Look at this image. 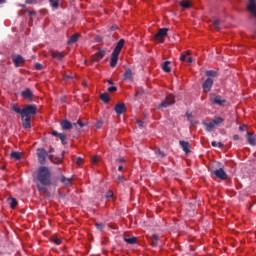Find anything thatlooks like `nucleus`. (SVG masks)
<instances>
[{"mask_svg":"<svg viewBox=\"0 0 256 256\" xmlns=\"http://www.w3.org/2000/svg\"><path fill=\"white\" fill-rule=\"evenodd\" d=\"M35 183L39 193H44V195L49 197L50 193L47 187H51V185H53V178L49 167L40 166L38 168Z\"/></svg>","mask_w":256,"mask_h":256,"instance_id":"1","label":"nucleus"},{"mask_svg":"<svg viewBox=\"0 0 256 256\" xmlns=\"http://www.w3.org/2000/svg\"><path fill=\"white\" fill-rule=\"evenodd\" d=\"M31 115H37V106L35 105H26L22 109V126L24 129H31Z\"/></svg>","mask_w":256,"mask_h":256,"instance_id":"2","label":"nucleus"},{"mask_svg":"<svg viewBox=\"0 0 256 256\" xmlns=\"http://www.w3.org/2000/svg\"><path fill=\"white\" fill-rule=\"evenodd\" d=\"M124 45L125 40L120 39L111 54L110 67H117V61H119V54L121 53V49H123Z\"/></svg>","mask_w":256,"mask_h":256,"instance_id":"3","label":"nucleus"},{"mask_svg":"<svg viewBox=\"0 0 256 256\" xmlns=\"http://www.w3.org/2000/svg\"><path fill=\"white\" fill-rule=\"evenodd\" d=\"M36 155L38 157V162L40 163V165H45V161L47 159V157L52 161V163H55V161H53V155L49 154L45 148H38L36 150Z\"/></svg>","mask_w":256,"mask_h":256,"instance_id":"4","label":"nucleus"},{"mask_svg":"<svg viewBox=\"0 0 256 256\" xmlns=\"http://www.w3.org/2000/svg\"><path fill=\"white\" fill-rule=\"evenodd\" d=\"M171 105H175V96L173 94L166 96V98L157 106V109H167V107H171Z\"/></svg>","mask_w":256,"mask_h":256,"instance_id":"5","label":"nucleus"},{"mask_svg":"<svg viewBox=\"0 0 256 256\" xmlns=\"http://www.w3.org/2000/svg\"><path fill=\"white\" fill-rule=\"evenodd\" d=\"M168 31H169L168 28H160L158 30V33H156L154 36L155 41H159V43H163V41H165V37H167Z\"/></svg>","mask_w":256,"mask_h":256,"instance_id":"6","label":"nucleus"},{"mask_svg":"<svg viewBox=\"0 0 256 256\" xmlns=\"http://www.w3.org/2000/svg\"><path fill=\"white\" fill-rule=\"evenodd\" d=\"M210 173L214 175L216 179H220L221 181H225V179H227V172H225L223 168L211 170Z\"/></svg>","mask_w":256,"mask_h":256,"instance_id":"7","label":"nucleus"},{"mask_svg":"<svg viewBox=\"0 0 256 256\" xmlns=\"http://www.w3.org/2000/svg\"><path fill=\"white\" fill-rule=\"evenodd\" d=\"M225 103H227V100H225L219 95H214L212 98V105H219V107H223Z\"/></svg>","mask_w":256,"mask_h":256,"instance_id":"8","label":"nucleus"},{"mask_svg":"<svg viewBox=\"0 0 256 256\" xmlns=\"http://www.w3.org/2000/svg\"><path fill=\"white\" fill-rule=\"evenodd\" d=\"M212 87H213V80L211 78H207L205 82L202 84L204 93H209Z\"/></svg>","mask_w":256,"mask_h":256,"instance_id":"9","label":"nucleus"},{"mask_svg":"<svg viewBox=\"0 0 256 256\" xmlns=\"http://www.w3.org/2000/svg\"><path fill=\"white\" fill-rule=\"evenodd\" d=\"M21 97L28 99L30 103H33V91L29 88L21 92Z\"/></svg>","mask_w":256,"mask_h":256,"instance_id":"10","label":"nucleus"},{"mask_svg":"<svg viewBox=\"0 0 256 256\" xmlns=\"http://www.w3.org/2000/svg\"><path fill=\"white\" fill-rule=\"evenodd\" d=\"M114 111L117 115H123V113L127 111V107L125 106V103H118L115 105Z\"/></svg>","mask_w":256,"mask_h":256,"instance_id":"11","label":"nucleus"},{"mask_svg":"<svg viewBox=\"0 0 256 256\" xmlns=\"http://www.w3.org/2000/svg\"><path fill=\"white\" fill-rule=\"evenodd\" d=\"M52 136L53 137H59L62 145H67V135L63 133L57 132V130L52 131Z\"/></svg>","mask_w":256,"mask_h":256,"instance_id":"12","label":"nucleus"},{"mask_svg":"<svg viewBox=\"0 0 256 256\" xmlns=\"http://www.w3.org/2000/svg\"><path fill=\"white\" fill-rule=\"evenodd\" d=\"M13 63L15 67H21L25 63V58L21 55H17L16 57L13 58Z\"/></svg>","mask_w":256,"mask_h":256,"instance_id":"13","label":"nucleus"},{"mask_svg":"<svg viewBox=\"0 0 256 256\" xmlns=\"http://www.w3.org/2000/svg\"><path fill=\"white\" fill-rule=\"evenodd\" d=\"M179 143H180V146L183 149L184 153H186V155H189V153H191V150L189 149V147H191L189 145V142L181 140Z\"/></svg>","mask_w":256,"mask_h":256,"instance_id":"14","label":"nucleus"},{"mask_svg":"<svg viewBox=\"0 0 256 256\" xmlns=\"http://www.w3.org/2000/svg\"><path fill=\"white\" fill-rule=\"evenodd\" d=\"M247 141H248L249 145H251L252 147H255L256 146L255 134H253L251 132H247Z\"/></svg>","mask_w":256,"mask_h":256,"instance_id":"15","label":"nucleus"},{"mask_svg":"<svg viewBox=\"0 0 256 256\" xmlns=\"http://www.w3.org/2000/svg\"><path fill=\"white\" fill-rule=\"evenodd\" d=\"M51 57H53L54 59H57L58 61H63V58L65 57V55H63V52H59V51H51Z\"/></svg>","mask_w":256,"mask_h":256,"instance_id":"16","label":"nucleus"},{"mask_svg":"<svg viewBox=\"0 0 256 256\" xmlns=\"http://www.w3.org/2000/svg\"><path fill=\"white\" fill-rule=\"evenodd\" d=\"M61 127L64 131H69V129H73V124L68 120H63L61 122Z\"/></svg>","mask_w":256,"mask_h":256,"instance_id":"17","label":"nucleus"},{"mask_svg":"<svg viewBox=\"0 0 256 256\" xmlns=\"http://www.w3.org/2000/svg\"><path fill=\"white\" fill-rule=\"evenodd\" d=\"M123 77L126 81H132L133 80V71H131V68H127L125 70V73H124Z\"/></svg>","mask_w":256,"mask_h":256,"instance_id":"18","label":"nucleus"},{"mask_svg":"<svg viewBox=\"0 0 256 256\" xmlns=\"http://www.w3.org/2000/svg\"><path fill=\"white\" fill-rule=\"evenodd\" d=\"M105 57V51L104 50H99L98 52L95 53L93 57V61H101Z\"/></svg>","mask_w":256,"mask_h":256,"instance_id":"19","label":"nucleus"},{"mask_svg":"<svg viewBox=\"0 0 256 256\" xmlns=\"http://www.w3.org/2000/svg\"><path fill=\"white\" fill-rule=\"evenodd\" d=\"M124 241H125V243H128V245H135V243H137V237H135V236H132V237L125 236Z\"/></svg>","mask_w":256,"mask_h":256,"instance_id":"20","label":"nucleus"},{"mask_svg":"<svg viewBox=\"0 0 256 256\" xmlns=\"http://www.w3.org/2000/svg\"><path fill=\"white\" fill-rule=\"evenodd\" d=\"M61 183H63L66 187H70V185H73V180L71 178H67L65 176H62L60 179Z\"/></svg>","mask_w":256,"mask_h":256,"instance_id":"21","label":"nucleus"},{"mask_svg":"<svg viewBox=\"0 0 256 256\" xmlns=\"http://www.w3.org/2000/svg\"><path fill=\"white\" fill-rule=\"evenodd\" d=\"M157 241H159V236L157 234H153L150 237V244L152 247H157Z\"/></svg>","mask_w":256,"mask_h":256,"instance_id":"22","label":"nucleus"},{"mask_svg":"<svg viewBox=\"0 0 256 256\" xmlns=\"http://www.w3.org/2000/svg\"><path fill=\"white\" fill-rule=\"evenodd\" d=\"M204 127H205L206 131L211 132V131H213V129H215V124L213 123V121H211L209 123L204 122Z\"/></svg>","mask_w":256,"mask_h":256,"instance_id":"23","label":"nucleus"},{"mask_svg":"<svg viewBox=\"0 0 256 256\" xmlns=\"http://www.w3.org/2000/svg\"><path fill=\"white\" fill-rule=\"evenodd\" d=\"M79 41V34H74L68 40V45H73V43H77Z\"/></svg>","mask_w":256,"mask_h":256,"instance_id":"24","label":"nucleus"},{"mask_svg":"<svg viewBox=\"0 0 256 256\" xmlns=\"http://www.w3.org/2000/svg\"><path fill=\"white\" fill-rule=\"evenodd\" d=\"M171 62L169 61H165L162 65V69L163 71H165V73H171V67H169Z\"/></svg>","mask_w":256,"mask_h":256,"instance_id":"25","label":"nucleus"},{"mask_svg":"<svg viewBox=\"0 0 256 256\" xmlns=\"http://www.w3.org/2000/svg\"><path fill=\"white\" fill-rule=\"evenodd\" d=\"M100 99L101 101H103V103H109L110 98H109V94L107 92H104L100 95Z\"/></svg>","mask_w":256,"mask_h":256,"instance_id":"26","label":"nucleus"},{"mask_svg":"<svg viewBox=\"0 0 256 256\" xmlns=\"http://www.w3.org/2000/svg\"><path fill=\"white\" fill-rule=\"evenodd\" d=\"M12 110L14 111V113H18V115H23V109L19 108L17 104L12 105Z\"/></svg>","mask_w":256,"mask_h":256,"instance_id":"27","label":"nucleus"},{"mask_svg":"<svg viewBox=\"0 0 256 256\" xmlns=\"http://www.w3.org/2000/svg\"><path fill=\"white\" fill-rule=\"evenodd\" d=\"M225 121V119H223L222 117H215L212 120V123H214V126L217 127L218 125H220L221 123H223Z\"/></svg>","mask_w":256,"mask_h":256,"instance_id":"28","label":"nucleus"},{"mask_svg":"<svg viewBox=\"0 0 256 256\" xmlns=\"http://www.w3.org/2000/svg\"><path fill=\"white\" fill-rule=\"evenodd\" d=\"M11 159H15L16 161H19L21 159V153L17 151H12L10 154Z\"/></svg>","mask_w":256,"mask_h":256,"instance_id":"29","label":"nucleus"},{"mask_svg":"<svg viewBox=\"0 0 256 256\" xmlns=\"http://www.w3.org/2000/svg\"><path fill=\"white\" fill-rule=\"evenodd\" d=\"M205 75L206 77H218L219 73L215 70H208Z\"/></svg>","mask_w":256,"mask_h":256,"instance_id":"30","label":"nucleus"},{"mask_svg":"<svg viewBox=\"0 0 256 256\" xmlns=\"http://www.w3.org/2000/svg\"><path fill=\"white\" fill-rule=\"evenodd\" d=\"M212 24L217 29V31H221V27H219V25H221V20L215 19V20L212 21Z\"/></svg>","mask_w":256,"mask_h":256,"instance_id":"31","label":"nucleus"},{"mask_svg":"<svg viewBox=\"0 0 256 256\" xmlns=\"http://www.w3.org/2000/svg\"><path fill=\"white\" fill-rule=\"evenodd\" d=\"M9 205H10L11 209H15L17 207V199L10 198L9 199Z\"/></svg>","mask_w":256,"mask_h":256,"instance_id":"32","label":"nucleus"},{"mask_svg":"<svg viewBox=\"0 0 256 256\" xmlns=\"http://www.w3.org/2000/svg\"><path fill=\"white\" fill-rule=\"evenodd\" d=\"M191 56V52L187 51L186 53H182L180 56V61H187V57Z\"/></svg>","mask_w":256,"mask_h":256,"instance_id":"33","label":"nucleus"},{"mask_svg":"<svg viewBox=\"0 0 256 256\" xmlns=\"http://www.w3.org/2000/svg\"><path fill=\"white\" fill-rule=\"evenodd\" d=\"M95 227L98 231H103L105 229V224L96 222Z\"/></svg>","mask_w":256,"mask_h":256,"instance_id":"34","label":"nucleus"},{"mask_svg":"<svg viewBox=\"0 0 256 256\" xmlns=\"http://www.w3.org/2000/svg\"><path fill=\"white\" fill-rule=\"evenodd\" d=\"M49 3H51V6L54 7V9L59 8V0H49Z\"/></svg>","mask_w":256,"mask_h":256,"instance_id":"35","label":"nucleus"},{"mask_svg":"<svg viewBox=\"0 0 256 256\" xmlns=\"http://www.w3.org/2000/svg\"><path fill=\"white\" fill-rule=\"evenodd\" d=\"M180 7H183L184 9H189V7H191V4L188 1H182L180 2Z\"/></svg>","mask_w":256,"mask_h":256,"instance_id":"36","label":"nucleus"},{"mask_svg":"<svg viewBox=\"0 0 256 256\" xmlns=\"http://www.w3.org/2000/svg\"><path fill=\"white\" fill-rule=\"evenodd\" d=\"M43 0H26V3L28 5H37V3L41 2Z\"/></svg>","mask_w":256,"mask_h":256,"instance_id":"37","label":"nucleus"},{"mask_svg":"<svg viewBox=\"0 0 256 256\" xmlns=\"http://www.w3.org/2000/svg\"><path fill=\"white\" fill-rule=\"evenodd\" d=\"M156 155H159L161 157V159H163V157H165V152L161 151V149H157L155 151Z\"/></svg>","mask_w":256,"mask_h":256,"instance_id":"38","label":"nucleus"},{"mask_svg":"<svg viewBox=\"0 0 256 256\" xmlns=\"http://www.w3.org/2000/svg\"><path fill=\"white\" fill-rule=\"evenodd\" d=\"M125 181H126L125 176L119 175L117 177V183H125Z\"/></svg>","mask_w":256,"mask_h":256,"instance_id":"39","label":"nucleus"},{"mask_svg":"<svg viewBox=\"0 0 256 256\" xmlns=\"http://www.w3.org/2000/svg\"><path fill=\"white\" fill-rule=\"evenodd\" d=\"M73 125H74V127H77V125H79V127L81 129V128L85 127L87 124H85V123H83L81 121H78L77 123H74Z\"/></svg>","mask_w":256,"mask_h":256,"instance_id":"40","label":"nucleus"},{"mask_svg":"<svg viewBox=\"0 0 256 256\" xmlns=\"http://www.w3.org/2000/svg\"><path fill=\"white\" fill-rule=\"evenodd\" d=\"M35 69H36L37 71H41V70H43V65H42L41 63H36V64H35Z\"/></svg>","mask_w":256,"mask_h":256,"instance_id":"41","label":"nucleus"},{"mask_svg":"<svg viewBox=\"0 0 256 256\" xmlns=\"http://www.w3.org/2000/svg\"><path fill=\"white\" fill-rule=\"evenodd\" d=\"M95 127H96V129H101V127H103V121H98V122L95 124Z\"/></svg>","mask_w":256,"mask_h":256,"instance_id":"42","label":"nucleus"},{"mask_svg":"<svg viewBox=\"0 0 256 256\" xmlns=\"http://www.w3.org/2000/svg\"><path fill=\"white\" fill-rule=\"evenodd\" d=\"M108 91L110 93H114V91H117V87L116 86H110V87H108Z\"/></svg>","mask_w":256,"mask_h":256,"instance_id":"43","label":"nucleus"},{"mask_svg":"<svg viewBox=\"0 0 256 256\" xmlns=\"http://www.w3.org/2000/svg\"><path fill=\"white\" fill-rule=\"evenodd\" d=\"M76 163H77V165H83V158L77 157L76 158Z\"/></svg>","mask_w":256,"mask_h":256,"instance_id":"44","label":"nucleus"},{"mask_svg":"<svg viewBox=\"0 0 256 256\" xmlns=\"http://www.w3.org/2000/svg\"><path fill=\"white\" fill-rule=\"evenodd\" d=\"M136 124L138 125V127H140V129L141 128H143V124H144V122L143 121H141V120H137L136 121Z\"/></svg>","mask_w":256,"mask_h":256,"instance_id":"45","label":"nucleus"},{"mask_svg":"<svg viewBox=\"0 0 256 256\" xmlns=\"http://www.w3.org/2000/svg\"><path fill=\"white\" fill-rule=\"evenodd\" d=\"M233 140H234V141H240V140H241V136H239L238 134H235V135L233 136Z\"/></svg>","mask_w":256,"mask_h":256,"instance_id":"46","label":"nucleus"},{"mask_svg":"<svg viewBox=\"0 0 256 256\" xmlns=\"http://www.w3.org/2000/svg\"><path fill=\"white\" fill-rule=\"evenodd\" d=\"M110 197H113V191H108V192L106 193V198H107V199H110Z\"/></svg>","mask_w":256,"mask_h":256,"instance_id":"47","label":"nucleus"},{"mask_svg":"<svg viewBox=\"0 0 256 256\" xmlns=\"http://www.w3.org/2000/svg\"><path fill=\"white\" fill-rule=\"evenodd\" d=\"M116 163H125V158L120 157L116 160Z\"/></svg>","mask_w":256,"mask_h":256,"instance_id":"48","label":"nucleus"},{"mask_svg":"<svg viewBox=\"0 0 256 256\" xmlns=\"http://www.w3.org/2000/svg\"><path fill=\"white\" fill-rule=\"evenodd\" d=\"M55 245H61V239L55 238L54 240Z\"/></svg>","mask_w":256,"mask_h":256,"instance_id":"49","label":"nucleus"},{"mask_svg":"<svg viewBox=\"0 0 256 256\" xmlns=\"http://www.w3.org/2000/svg\"><path fill=\"white\" fill-rule=\"evenodd\" d=\"M97 161H99V157L94 156V157L92 158V163L95 165V163H97Z\"/></svg>","mask_w":256,"mask_h":256,"instance_id":"50","label":"nucleus"},{"mask_svg":"<svg viewBox=\"0 0 256 256\" xmlns=\"http://www.w3.org/2000/svg\"><path fill=\"white\" fill-rule=\"evenodd\" d=\"M186 61L188 63H193V58L191 56H189L188 58H186Z\"/></svg>","mask_w":256,"mask_h":256,"instance_id":"51","label":"nucleus"},{"mask_svg":"<svg viewBox=\"0 0 256 256\" xmlns=\"http://www.w3.org/2000/svg\"><path fill=\"white\" fill-rule=\"evenodd\" d=\"M217 147H219L220 149H223V147H225V145L222 142H218Z\"/></svg>","mask_w":256,"mask_h":256,"instance_id":"52","label":"nucleus"},{"mask_svg":"<svg viewBox=\"0 0 256 256\" xmlns=\"http://www.w3.org/2000/svg\"><path fill=\"white\" fill-rule=\"evenodd\" d=\"M245 127H247V126H245V125L240 126L239 131H245Z\"/></svg>","mask_w":256,"mask_h":256,"instance_id":"53","label":"nucleus"},{"mask_svg":"<svg viewBox=\"0 0 256 256\" xmlns=\"http://www.w3.org/2000/svg\"><path fill=\"white\" fill-rule=\"evenodd\" d=\"M211 145H212V147H217L218 144L216 141H212Z\"/></svg>","mask_w":256,"mask_h":256,"instance_id":"54","label":"nucleus"},{"mask_svg":"<svg viewBox=\"0 0 256 256\" xmlns=\"http://www.w3.org/2000/svg\"><path fill=\"white\" fill-rule=\"evenodd\" d=\"M117 29V26L110 27V31H115Z\"/></svg>","mask_w":256,"mask_h":256,"instance_id":"55","label":"nucleus"},{"mask_svg":"<svg viewBox=\"0 0 256 256\" xmlns=\"http://www.w3.org/2000/svg\"><path fill=\"white\" fill-rule=\"evenodd\" d=\"M186 116H187L188 119H191L192 114H189V112H187V113H186Z\"/></svg>","mask_w":256,"mask_h":256,"instance_id":"56","label":"nucleus"},{"mask_svg":"<svg viewBox=\"0 0 256 256\" xmlns=\"http://www.w3.org/2000/svg\"><path fill=\"white\" fill-rule=\"evenodd\" d=\"M49 153H55V148H50Z\"/></svg>","mask_w":256,"mask_h":256,"instance_id":"57","label":"nucleus"},{"mask_svg":"<svg viewBox=\"0 0 256 256\" xmlns=\"http://www.w3.org/2000/svg\"><path fill=\"white\" fill-rule=\"evenodd\" d=\"M108 83H109V85H113L114 82H113V80L109 79Z\"/></svg>","mask_w":256,"mask_h":256,"instance_id":"58","label":"nucleus"},{"mask_svg":"<svg viewBox=\"0 0 256 256\" xmlns=\"http://www.w3.org/2000/svg\"><path fill=\"white\" fill-rule=\"evenodd\" d=\"M118 171H123V166L120 165V166L118 167Z\"/></svg>","mask_w":256,"mask_h":256,"instance_id":"59","label":"nucleus"},{"mask_svg":"<svg viewBox=\"0 0 256 256\" xmlns=\"http://www.w3.org/2000/svg\"><path fill=\"white\" fill-rule=\"evenodd\" d=\"M56 163H63V159H58V162Z\"/></svg>","mask_w":256,"mask_h":256,"instance_id":"60","label":"nucleus"},{"mask_svg":"<svg viewBox=\"0 0 256 256\" xmlns=\"http://www.w3.org/2000/svg\"><path fill=\"white\" fill-rule=\"evenodd\" d=\"M7 0H0V3H5Z\"/></svg>","mask_w":256,"mask_h":256,"instance_id":"61","label":"nucleus"},{"mask_svg":"<svg viewBox=\"0 0 256 256\" xmlns=\"http://www.w3.org/2000/svg\"><path fill=\"white\" fill-rule=\"evenodd\" d=\"M29 15H35V12H29Z\"/></svg>","mask_w":256,"mask_h":256,"instance_id":"62","label":"nucleus"},{"mask_svg":"<svg viewBox=\"0 0 256 256\" xmlns=\"http://www.w3.org/2000/svg\"><path fill=\"white\" fill-rule=\"evenodd\" d=\"M66 79H71V76H67Z\"/></svg>","mask_w":256,"mask_h":256,"instance_id":"63","label":"nucleus"},{"mask_svg":"<svg viewBox=\"0 0 256 256\" xmlns=\"http://www.w3.org/2000/svg\"><path fill=\"white\" fill-rule=\"evenodd\" d=\"M136 95H139V93H138V92H136Z\"/></svg>","mask_w":256,"mask_h":256,"instance_id":"64","label":"nucleus"}]
</instances>
